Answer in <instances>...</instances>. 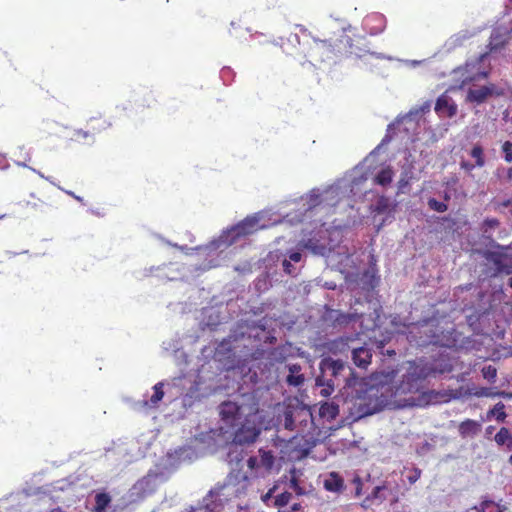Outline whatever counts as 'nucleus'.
<instances>
[{
	"instance_id": "5701e85b",
	"label": "nucleus",
	"mask_w": 512,
	"mask_h": 512,
	"mask_svg": "<svg viewBox=\"0 0 512 512\" xmlns=\"http://www.w3.org/2000/svg\"><path fill=\"white\" fill-rule=\"evenodd\" d=\"M394 172L391 167L383 168L374 178V182L380 186H388L392 183Z\"/></svg>"
},
{
	"instance_id": "e2e57ef3",
	"label": "nucleus",
	"mask_w": 512,
	"mask_h": 512,
	"mask_svg": "<svg viewBox=\"0 0 512 512\" xmlns=\"http://www.w3.org/2000/svg\"><path fill=\"white\" fill-rule=\"evenodd\" d=\"M508 462L510 465H512V454L509 456Z\"/></svg>"
},
{
	"instance_id": "9b49d317",
	"label": "nucleus",
	"mask_w": 512,
	"mask_h": 512,
	"mask_svg": "<svg viewBox=\"0 0 512 512\" xmlns=\"http://www.w3.org/2000/svg\"><path fill=\"white\" fill-rule=\"evenodd\" d=\"M258 220L255 217H247L240 223L233 226L230 230L232 234L231 242L237 238L254 233L257 230Z\"/></svg>"
},
{
	"instance_id": "a19ab883",
	"label": "nucleus",
	"mask_w": 512,
	"mask_h": 512,
	"mask_svg": "<svg viewBox=\"0 0 512 512\" xmlns=\"http://www.w3.org/2000/svg\"><path fill=\"white\" fill-rule=\"evenodd\" d=\"M357 412L359 414V417H362V416H365V415H371L373 414V411L369 410V409H364L362 407V404L360 403L358 405V409H357Z\"/></svg>"
},
{
	"instance_id": "4c0bfd02",
	"label": "nucleus",
	"mask_w": 512,
	"mask_h": 512,
	"mask_svg": "<svg viewBox=\"0 0 512 512\" xmlns=\"http://www.w3.org/2000/svg\"><path fill=\"white\" fill-rule=\"evenodd\" d=\"M499 224L500 222L496 218H487L484 220V226L490 229L498 227Z\"/></svg>"
},
{
	"instance_id": "a878e982",
	"label": "nucleus",
	"mask_w": 512,
	"mask_h": 512,
	"mask_svg": "<svg viewBox=\"0 0 512 512\" xmlns=\"http://www.w3.org/2000/svg\"><path fill=\"white\" fill-rule=\"evenodd\" d=\"M292 499V493L288 491H284L278 495L275 496V506L281 509H285L288 507V504L290 503Z\"/></svg>"
},
{
	"instance_id": "c03bdc74",
	"label": "nucleus",
	"mask_w": 512,
	"mask_h": 512,
	"mask_svg": "<svg viewBox=\"0 0 512 512\" xmlns=\"http://www.w3.org/2000/svg\"><path fill=\"white\" fill-rule=\"evenodd\" d=\"M310 448H311L310 443L305 440V445L300 449L301 455L302 456L307 455L309 453V451H310Z\"/></svg>"
},
{
	"instance_id": "6e6d98bb",
	"label": "nucleus",
	"mask_w": 512,
	"mask_h": 512,
	"mask_svg": "<svg viewBox=\"0 0 512 512\" xmlns=\"http://www.w3.org/2000/svg\"><path fill=\"white\" fill-rule=\"evenodd\" d=\"M50 512H65L61 508H54Z\"/></svg>"
},
{
	"instance_id": "7ed1b4c3",
	"label": "nucleus",
	"mask_w": 512,
	"mask_h": 512,
	"mask_svg": "<svg viewBox=\"0 0 512 512\" xmlns=\"http://www.w3.org/2000/svg\"><path fill=\"white\" fill-rule=\"evenodd\" d=\"M250 400H252V405L248 408L245 420L234 434V442L236 444L253 443L261 433L258 402L255 398H250Z\"/></svg>"
},
{
	"instance_id": "cd10ccee",
	"label": "nucleus",
	"mask_w": 512,
	"mask_h": 512,
	"mask_svg": "<svg viewBox=\"0 0 512 512\" xmlns=\"http://www.w3.org/2000/svg\"><path fill=\"white\" fill-rule=\"evenodd\" d=\"M472 158L475 159V166L483 167L485 164L483 149L480 145H475L470 152Z\"/></svg>"
},
{
	"instance_id": "c9c22d12",
	"label": "nucleus",
	"mask_w": 512,
	"mask_h": 512,
	"mask_svg": "<svg viewBox=\"0 0 512 512\" xmlns=\"http://www.w3.org/2000/svg\"><path fill=\"white\" fill-rule=\"evenodd\" d=\"M289 488L293 490L297 495L305 494L304 489L299 485L298 480L296 479L295 476H292L289 482Z\"/></svg>"
},
{
	"instance_id": "1a4fd4ad",
	"label": "nucleus",
	"mask_w": 512,
	"mask_h": 512,
	"mask_svg": "<svg viewBox=\"0 0 512 512\" xmlns=\"http://www.w3.org/2000/svg\"><path fill=\"white\" fill-rule=\"evenodd\" d=\"M435 111L439 116L452 118L457 114L458 107L452 98L444 93L437 98Z\"/></svg>"
},
{
	"instance_id": "864d4df0",
	"label": "nucleus",
	"mask_w": 512,
	"mask_h": 512,
	"mask_svg": "<svg viewBox=\"0 0 512 512\" xmlns=\"http://www.w3.org/2000/svg\"><path fill=\"white\" fill-rule=\"evenodd\" d=\"M189 512H203V511H201V508H200V507H198L197 509H195V508L191 507V509H190V511H189Z\"/></svg>"
},
{
	"instance_id": "58836bf2",
	"label": "nucleus",
	"mask_w": 512,
	"mask_h": 512,
	"mask_svg": "<svg viewBox=\"0 0 512 512\" xmlns=\"http://www.w3.org/2000/svg\"><path fill=\"white\" fill-rule=\"evenodd\" d=\"M283 268H284V271L289 274V275H292L294 273V267L293 265L291 264V262L287 259H285L283 261Z\"/></svg>"
},
{
	"instance_id": "4be33fe9",
	"label": "nucleus",
	"mask_w": 512,
	"mask_h": 512,
	"mask_svg": "<svg viewBox=\"0 0 512 512\" xmlns=\"http://www.w3.org/2000/svg\"><path fill=\"white\" fill-rule=\"evenodd\" d=\"M163 382H158L153 386V395L150 397L148 401H145V405L150 408H156L158 407L159 402L164 397V391H163Z\"/></svg>"
},
{
	"instance_id": "f3484780",
	"label": "nucleus",
	"mask_w": 512,
	"mask_h": 512,
	"mask_svg": "<svg viewBox=\"0 0 512 512\" xmlns=\"http://www.w3.org/2000/svg\"><path fill=\"white\" fill-rule=\"evenodd\" d=\"M481 423L473 420L466 419L458 425V433L461 438L475 437L481 432Z\"/></svg>"
},
{
	"instance_id": "49530a36",
	"label": "nucleus",
	"mask_w": 512,
	"mask_h": 512,
	"mask_svg": "<svg viewBox=\"0 0 512 512\" xmlns=\"http://www.w3.org/2000/svg\"><path fill=\"white\" fill-rule=\"evenodd\" d=\"M275 490H276V487L269 489V491L265 495L262 496V500L264 502H267L273 496V493L275 492Z\"/></svg>"
},
{
	"instance_id": "0e129e2a",
	"label": "nucleus",
	"mask_w": 512,
	"mask_h": 512,
	"mask_svg": "<svg viewBox=\"0 0 512 512\" xmlns=\"http://www.w3.org/2000/svg\"><path fill=\"white\" fill-rule=\"evenodd\" d=\"M508 285L512 288V277L509 279Z\"/></svg>"
},
{
	"instance_id": "f704fd0d",
	"label": "nucleus",
	"mask_w": 512,
	"mask_h": 512,
	"mask_svg": "<svg viewBox=\"0 0 512 512\" xmlns=\"http://www.w3.org/2000/svg\"><path fill=\"white\" fill-rule=\"evenodd\" d=\"M485 77H487V73L486 72H478L476 74L466 76L462 80L460 87H463L464 85H466V84H468V83H470L472 81H475V80H477L479 78H485Z\"/></svg>"
},
{
	"instance_id": "423d86ee",
	"label": "nucleus",
	"mask_w": 512,
	"mask_h": 512,
	"mask_svg": "<svg viewBox=\"0 0 512 512\" xmlns=\"http://www.w3.org/2000/svg\"><path fill=\"white\" fill-rule=\"evenodd\" d=\"M258 453L259 457L250 456L247 460L249 477H264L273 469L275 457L272 451L260 448Z\"/></svg>"
},
{
	"instance_id": "603ef678",
	"label": "nucleus",
	"mask_w": 512,
	"mask_h": 512,
	"mask_svg": "<svg viewBox=\"0 0 512 512\" xmlns=\"http://www.w3.org/2000/svg\"><path fill=\"white\" fill-rule=\"evenodd\" d=\"M461 166H462L463 168L468 169V170H471V169L474 167V166H472V165H468V164H466V163H462V164H461Z\"/></svg>"
},
{
	"instance_id": "0eeeda50",
	"label": "nucleus",
	"mask_w": 512,
	"mask_h": 512,
	"mask_svg": "<svg viewBox=\"0 0 512 512\" xmlns=\"http://www.w3.org/2000/svg\"><path fill=\"white\" fill-rule=\"evenodd\" d=\"M250 398L255 397L249 396L246 398L247 401L242 402L241 404L233 401L222 402L219 405V415L221 420L225 422L226 425L234 427L242 415H247L248 408L252 405V400H250Z\"/></svg>"
},
{
	"instance_id": "ea45409f",
	"label": "nucleus",
	"mask_w": 512,
	"mask_h": 512,
	"mask_svg": "<svg viewBox=\"0 0 512 512\" xmlns=\"http://www.w3.org/2000/svg\"><path fill=\"white\" fill-rule=\"evenodd\" d=\"M288 257H289L290 262L293 261V262L297 263V262L301 261L302 254L300 252L294 251V252H290Z\"/></svg>"
},
{
	"instance_id": "3c124183",
	"label": "nucleus",
	"mask_w": 512,
	"mask_h": 512,
	"mask_svg": "<svg viewBox=\"0 0 512 512\" xmlns=\"http://www.w3.org/2000/svg\"><path fill=\"white\" fill-rule=\"evenodd\" d=\"M506 448L508 450H512V435H510V438H509V441H508V444H507Z\"/></svg>"
},
{
	"instance_id": "9d476101",
	"label": "nucleus",
	"mask_w": 512,
	"mask_h": 512,
	"mask_svg": "<svg viewBox=\"0 0 512 512\" xmlns=\"http://www.w3.org/2000/svg\"><path fill=\"white\" fill-rule=\"evenodd\" d=\"M495 93V85L490 84L479 88H470L466 95V101L480 105Z\"/></svg>"
},
{
	"instance_id": "de8ad7c7",
	"label": "nucleus",
	"mask_w": 512,
	"mask_h": 512,
	"mask_svg": "<svg viewBox=\"0 0 512 512\" xmlns=\"http://www.w3.org/2000/svg\"><path fill=\"white\" fill-rule=\"evenodd\" d=\"M383 488H384L383 486H376V487L373 489L372 493H371V497H372V498H378V497H379V493H380V491H381Z\"/></svg>"
},
{
	"instance_id": "20e7f679",
	"label": "nucleus",
	"mask_w": 512,
	"mask_h": 512,
	"mask_svg": "<svg viewBox=\"0 0 512 512\" xmlns=\"http://www.w3.org/2000/svg\"><path fill=\"white\" fill-rule=\"evenodd\" d=\"M345 369V363L341 360H334L332 358H324L320 361L319 370L320 374L315 379V384L321 387L320 395L329 397L335 388L334 380Z\"/></svg>"
},
{
	"instance_id": "393cba45",
	"label": "nucleus",
	"mask_w": 512,
	"mask_h": 512,
	"mask_svg": "<svg viewBox=\"0 0 512 512\" xmlns=\"http://www.w3.org/2000/svg\"><path fill=\"white\" fill-rule=\"evenodd\" d=\"M495 417L498 422H504L507 414L505 412V405L502 402H498L492 409L487 412V419Z\"/></svg>"
},
{
	"instance_id": "dca6fc26",
	"label": "nucleus",
	"mask_w": 512,
	"mask_h": 512,
	"mask_svg": "<svg viewBox=\"0 0 512 512\" xmlns=\"http://www.w3.org/2000/svg\"><path fill=\"white\" fill-rule=\"evenodd\" d=\"M352 360L357 367L361 369H366L370 365L372 360L371 349L365 346L353 348Z\"/></svg>"
},
{
	"instance_id": "09e8293b",
	"label": "nucleus",
	"mask_w": 512,
	"mask_h": 512,
	"mask_svg": "<svg viewBox=\"0 0 512 512\" xmlns=\"http://www.w3.org/2000/svg\"><path fill=\"white\" fill-rule=\"evenodd\" d=\"M350 339L347 337V338H343V337H340L339 339H337L336 341H334V344L336 347H338L340 344H347V342L349 341Z\"/></svg>"
},
{
	"instance_id": "4468645a",
	"label": "nucleus",
	"mask_w": 512,
	"mask_h": 512,
	"mask_svg": "<svg viewBox=\"0 0 512 512\" xmlns=\"http://www.w3.org/2000/svg\"><path fill=\"white\" fill-rule=\"evenodd\" d=\"M486 258L491 261L498 273L507 275L512 273V261H508V256L499 252H488Z\"/></svg>"
},
{
	"instance_id": "6e6552de",
	"label": "nucleus",
	"mask_w": 512,
	"mask_h": 512,
	"mask_svg": "<svg viewBox=\"0 0 512 512\" xmlns=\"http://www.w3.org/2000/svg\"><path fill=\"white\" fill-rule=\"evenodd\" d=\"M341 43L343 44L341 59L352 56L362 58L369 53V47L364 36L355 35L351 37L345 32H341Z\"/></svg>"
},
{
	"instance_id": "6ab92c4d",
	"label": "nucleus",
	"mask_w": 512,
	"mask_h": 512,
	"mask_svg": "<svg viewBox=\"0 0 512 512\" xmlns=\"http://www.w3.org/2000/svg\"><path fill=\"white\" fill-rule=\"evenodd\" d=\"M289 375L286 377V382L291 386H300L304 382V376L300 373L301 366L299 364H291L288 367Z\"/></svg>"
},
{
	"instance_id": "13d9d810",
	"label": "nucleus",
	"mask_w": 512,
	"mask_h": 512,
	"mask_svg": "<svg viewBox=\"0 0 512 512\" xmlns=\"http://www.w3.org/2000/svg\"><path fill=\"white\" fill-rule=\"evenodd\" d=\"M416 480H417V476H412V477L409 478V481L411 483H414Z\"/></svg>"
},
{
	"instance_id": "aec40b11",
	"label": "nucleus",
	"mask_w": 512,
	"mask_h": 512,
	"mask_svg": "<svg viewBox=\"0 0 512 512\" xmlns=\"http://www.w3.org/2000/svg\"><path fill=\"white\" fill-rule=\"evenodd\" d=\"M295 411L290 408H286L282 415H278L279 424L284 427V429L289 431L296 430L297 426L294 420Z\"/></svg>"
},
{
	"instance_id": "e433bc0d",
	"label": "nucleus",
	"mask_w": 512,
	"mask_h": 512,
	"mask_svg": "<svg viewBox=\"0 0 512 512\" xmlns=\"http://www.w3.org/2000/svg\"><path fill=\"white\" fill-rule=\"evenodd\" d=\"M302 506L299 502H293L291 506L281 509L278 512H300Z\"/></svg>"
},
{
	"instance_id": "c85d7f7f",
	"label": "nucleus",
	"mask_w": 512,
	"mask_h": 512,
	"mask_svg": "<svg viewBox=\"0 0 512 512\" xmlns=\"http://www.w3.org/2000/svg\"><path fill=\"white\" fill-rule=\"evenodd\" d=\"M338 413V406L332 403H324L320 407V414L322 416H329L330 418H335L338 415Z\"/></svg>"
},
{
	"instance_id": "39448f33",
	"label": "nucleus",
	"mask_w": 512,
	"mask_h": 512,
	"mask_svg": "<svg viewBox=\"0 0 512 512\" xmlns=\"http://www.w3.org/2000/svg\"><path fill=\"white\" fill-rule=\"evenodd\" d=\"M342 45L341 32L333 33L332 36L325 39L313 37V45L309 49V54L314 60L320 62L340 60Z\"/></svg>"
},
{
	"instance_id": "37998d69",
	"label": "nucleus",
	"mask_w": 512,
	"mask_h": 512,
	"mask_svg": "<svg viewBox=\"0 0 512 512\" xmlns=\"http://www.w3.org/2000/svg\"><path fill=\"white\" fill-rule=\"evenodd\" d=\"M304 439V437H299L298 435H295L291 438L290 444L292 447L296 448L300 445V442Z\"/></svg>"
},
{
	"instance_id": "f03ea898",
	"label": "nucleus",
	"mask_w": 512,
	"mask_h": 512,
	"mask_svg": "<svg viewBox=\"0 0 512 512\" xmlns=\"http://www.w3.org/2000/svg\"><path fill=\"white\" fill-rule=\"evenodd\" d=\"M250 484L249 476L242 471L230 472L222 484H217L212 489V494H218L227 502L235 498H241L247 494Z\"/></svg>"
},
{
	"instance_id": "79ce46f5",
	"label": "nucleus",
	"mask_w": 512,
	"mask_h": 512,
	"mask_svg": "<svg viewBox=\"0 0 512 512\" xmlns=\"http://www.w3.org/2000/svg\"><path fill=\"white\" fill-rule=\"evenodd\" d=\"M408 185H409V180H408V179H406V178H404V177H402V178L398 181V190H399V192H403V191H404V188H405L406 186H408Z\"/></svg>"
},
{
	"instance_id": "b1692460",
	"label": "nucleus",
	"mask_w": 512,
	"mask_h": 512,
	"mask_svg": "<svg viewBox=\"0 0 512 512\" xmlns=\"http://www.w3.org/2000/svg\"><path fill=\"white\" fill-rule=\"evenodd\" d=\"M111 502V497L108 493L101 492L95 495V512H104Z\"/></svg>"
},
{
	"instance_id": "2eb2a0df",
	"label": "nucleus",
	"mask_w": 512,
	"mask_h": 512,
	"mask_svg": "<svg viewBox=\"0 0 512 512\" xmlns=\"http://www.w3.org/2000/svg\"><path fill=\"white\" fill-rule=\"evenodd\" d=\"M223 497H218V494H212V489L203 498L202 505L200 506L203 512H221L224 508Z\"/></svg>"
},
{
	"instance_id": "2f4dec72",
	"label": "nucleus",
	"mask_w": 512,
	"mask_h": 512,
	"mask_svg": "<svg viewBox=\"0 0 512 512\" xmlns=\"http://www.w3.org/2000/svg\"><path fill=\"white\" fill-rule=\"evenodd\" d=\"M428 206L430 209L440 213H443L448 209V206L444 202H440L435 198H430L428 200Z\"/></svg>"
},
{
	"instance_id": "72a5a7b5",
	"label": "nucleus",
	"mask_w": 512,
	"mask_h": 512,
	"mask_svg": "<svg viewBox=\"0 0 512 512\" xmlns=\"http://www.w3.org/2000/svg\"><path fill=\"white\" fill-rule=\"evenodd\" d=\"M502 150L504 152V159L506 162H512V143L510 141H506L502 145Z\"/></svg>"
},
{
	"instance_id": "f8f14e48",
	"label": "nucleus",
	"mask_w": 512,
	"mask_h": 512,
	"mask_svg": "<svg viewBox=\"0 0 512 512\" xmlns=\"http://www.w3.org/2000/svg\"><path fill=\"white\" fill-rule=\"evenodd\" d=\"M323 487L326 491L341 494L346 489L343 477L338 472L328 473L323 480Z\"/></svg>"
},
{
	"instance_id": "a211bd4d",
	"label": "nucleus",
	"mask_w": 512,
	"mask_h": 512,
	"mask_svg": "<svg viewBox=\"0 0 512 512\" xmlns=\"http://www.w3.org/2000/svg\"><path fill=\"white\" fill-rule=\"evenodd\" d=\"M111 126V121L102 115L91 117L87 122V127L90 129L91 135L94 137L103 131H106Z\"/></svg>"
},
{
	"instance_id": "7c9ffc66",
	"label": "nucleus",
	"mask_w": 512,
	"mask_h": 512,
	"mask_svg": "<svg viewBox=\"0 0 512 512\" xmlns=\"http://www.w3.org/2000/svg\"><path fill=\"white\" fill-rule=\"evenodd\" d=\"M88 138H90L92 141L94 140V136L91 135L90 129L87 127V130L78 129L75 130L73 134V139L81 142L86 141Z\"/></svg>"
},
{
	"instance_id": "5fc2aeb1",
	"label": "nucleus",
	"mask_w": 512,
	"mask_h": 512,
	"mask_svg": "<svg viewBox=\"0 0 512 512\" xmlns=\"http://www.w3.org/2000/svg\"><path fill=\"white\" fill-rule=\"evenodd\" d=\"M318 198H319V195H316L315 199L313 200L314 205H317L320 203V201H318Z\"/></svg>"
},
{
	"instance_id": "680f3d73",
	"label": "nucleus",
	"mask_w": 512,
	"mask_h": 512,
	"mask_svg": "<svg viewBox=\"0 0 512 512\" xmlns=\"http://www.w3.org/2000/svg\"><path fill=\"white\" fill-rule=\"evenodd\" d=\"M493 429H494V427H493V426H489V427L487 428V432H492V430H493Z\"/></svg>"
},
{
	"instance_id": "bf43d9fd",
	"label": "nucleus",
	"mask_w": 512,
	"mask_h": 512,
	"mask_svg": "<svg viewBox=\"0 0 512 512\" xmlns=\"http://www.w3.org/2000/svg\"><path fill=\"white\" fill-rule=\"evenodd\" d=\"M486 56H487V54H486V53L481 54V55H480V57H479V61H480V62H481V61H483V60H484V58H485Z\"/></svg>"
},
{
	"instance_id": "473e14b6",
	"label": "nucleus",
	"mask_w": 512,
	"mask_h": 512,
	"mask_svg": "<svg viewBox=\"0 0 512 512\" xmlns=\"http://www.w3.org/2000/svg\"><path fill=\"white\" fill-rule=\"evenodd\" d=\"M464 395H474L477 397H483V396H490V392L488 388H473V389H467L464 392Z\"/></svg>"
},
{
	"instance_id": "c756f323",
	"label": "nucleus",
	"mask_w": 512,
	"mask_h": 512,
	"mask_svg": "<svg viewBox=\"0 0 512 512\" xmlns=\"http://www.w3.org/2000/svg\"><path fill=\"white\" fill-rule=\"evenodd\" d=\"M483 377L491 383H494L497 377V370L495 367L488 365L482 368Z\"/></svg>"
},
{
	"instance_id": "4d7b16f0",
	"label": "nucleus",
	"mask_w": 512,
	"mask_h": 512,
	"mask_svg": "<svg viewBox=\"0 0 512 512\" xmlns=\"http://www.w3.org/2000/svg\"><path fill=\"white\" fill-rule=\"evenodd\" d=\"M508 178L512 179V167L508 169Z\"/></svg>"
},
{
	"instance_id": "ddd939ff",
	"label": "nucleus",
	"mask_w": 512,
	"mask_h": 512,
	"mask_svg": "<svg viewBox=\"0 0 512 512\" xmlns=\"http://www.w3.org/2000/svg\"><path fill=\"white\" fill-rule=\"evenodd\" d=\"M486 258L491 261L498 273L507 275L512 273V261H508V256L499 252H488Z\"/></svg>"
},
{
	"instance_id": "f257e3e1",
	"label": "nucleus",
	"mask_w": 512,
	"mask_h": 512,
	"mask_svg": "<svg viewBox=\"0 0 512 512\" xmlns=\"http://www.w3.org/2000/svg\"><path fill=\"white\" fill-rule=\"evenodd\" d=\"M425 377L423 369L418 366L408 369L394 390L399 407H423L431 402L433 392L423 390Z\"/></svg>"
},
{
	"instance_id": "8fccbe9b",
	"label": "nucleus",
	"mask_w": 512,
	"mask_h": 512,
	"mask_svg": "<svg viewBox=\"0 0 512 512\" xmlns=\"http://www.w3.org/2000/svg\"><path fill=\"white\" fill-rule=\"evenodd\" d=\"M502 207H508V206H512V201L511 200H504L503 202H501L500 204Z\"/></svg>"
},
{
	"instance_id": "a18cd8bd",
	"label": "nucleus",
	"mask_w": 512,
	"mask_h": 512,
	"mask_svg": "<svg viewBox=\"0 0 512 512\" xmlns=\"http://www.w3.org/2000/svg\"><path fill=\"white\" fill-rule=\"evenodd\" d=\"M354 483L356 484V495H360L361 493V489H362V482H361V479L359 477H356L354 479Z\"/></svg>"
},
{
	"instance_id": "412c9836",
	"label": "nucleus",
	"mask_w": 512,
	"mask_h": 512,
	"mask_svg": "<svg viewBox=\"0 0 512 512\" xmlns=\"http://www.w3.org/2000/svg\"><path fill=\"white\" fill-rule=\"evenodd\" d=\"M506 507L501 506L500 504L491 501L484 500L480 503L479 506H474L471 508V512H505Z\"/></svg>"
},
{
	"instance_id": "052dcab7",
	"label": "nucleus",
	"mask_w": 512,
	"mask_h": 512,
	"mask_svg": "<svg viewBox=\"0 0 512 512\" xmlns=\"http://www.w3.org/2000/svg\"><path fill=\"white\" fill-rule=\"evenodd\" d=\"M469 66H470V63H468V62H467V63L465 64L464 69H465L466 71H468Z\"/></svg>"
},
{
	"instance_id": "bb28decb",
	"label": "nucleus",
	"mask_w": 512,
	"mask_h": 512,
	"mask_svg": "<svg viewBox=\"0 0 512 512\" xmlns=\"http://www.w3.org/2000/svg\"><path fill=\"white\" fill-rule=\"evenodd\" d=\"M510 430L507 427H501L494 437V441L499 446H507L510 438Z\"/></svg>"
}]
</instances>
